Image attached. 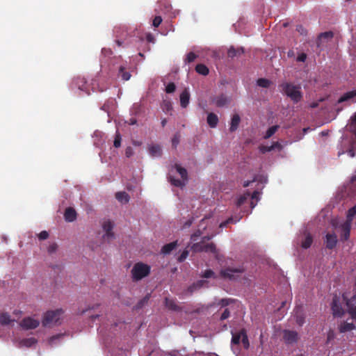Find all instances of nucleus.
Wrapping results in <instances>:
<instances>
[{"instance_id": "27", "label": "nucleus", "mask_w": 356, "mask_h": 356, "mask_svg": "<svg viewBox=\"0 0 356 356\" xmlns=\"http://www.w3.org/2000/svg\"><path fill=\"white\" fill-rule=\"evenodd\" d=\"M104 136V134L100 131H95L93 134L92 137L94 138V144L95 145L99 147L103 143H104V139L103 138Z\"/></svg>"}, {"instance_id": "8", "label": "nucleus", "mask_w": 356, "mask_h": 356, "mask_svg": "<svg viewBox=\"0 0 356 356\" xmlns=\"http://www.w3.org/2000/svg\"><path fill=\"white\" fill-rule=\"evenodd\" d=\"M339 330L341 333H351L356 336V318L348 319L346 321L341 322L339 325Z\"/></svg>"}, {"instance_id": "26", "label": "nucleus", "mask_w": 356, "mask_h": 356, "mask_svg": "<svg viewBox=\"0 0 356 356\" xmlns=\"http://www.w3.org/2000/svg\"><path fill=\"white\" fill-rule=\"evenodd\" d=\"M218 117L213 113H209L207 115V122L211 128H216L218 123Z\"/></svg>"}, {"instance_id": "34", "label": "nucleus", "mask_w": 356, "mask_h": 356, "mask_svg": "<svg viewBox=\"0 0 356 356\" xmlns=\"http://www.w3.org/2000/svg\"><path fill=\"white\" fill-rule=\"evenodd\" d=\"M118 76L121 77L124 81H128L131 78V74L129 72L125 71L124 66H120L118 71Z\"/></svg>"}, {"instance_id": "32", "label": "nucleus", "mask_w": 356, "mask_h": 356, "mask_svg": "<svg viewBox=\"0 0 356 356\" xmlns=\"http://www.w3.org/2000/svg\"><path fill=\"white\" fill-rule=\"evenodd\" d=\"M165 305L166 307L173 311H178L179 309V307L177 305L176 302L168 298H165Z\"/></svg>"}, {"instance_id": "38", "label": "nucleus", "mask_w": 356, "mask_h": 356, "mask_svg": "<svg viewBox=\"0 0 356 356\" xmlns=\"http://www.w3.org/2000/svg\"><path fill=\"white\" fill-rule=\"evenodd\" d=\"M115 197L121 203H127L129 202V195L125 192H118L115 194Z\"/></svg>"}, {"instance_id": "19", "label": "nucleus", "mask_w": 356, "mask_h": 356, "mask_svg": "<svg viewBox=\"0 0 356 356\" xmlns=\"http://www.w3.org/2000/svg\"><path fill=\"white\" fill-rule=\"evenodd\" d=\"M337 243V236L335 234H327L325 236V243L328 249H333Z\"/></svg>"}, {"instance_id": "56", "label": "nucleus", "mask_w": 356, "mask_h": 356, "mask_svg": "<svg viewBox=\"0 0 356 356\" xmlns=\"http://www.w3.org/2000/svg\"><path fill=\"white\" fill-rule=\"evenodd\" d=\"M188 254H189L188 250H184L182 252V253L181 254V255L178 257V261L179 262L184 261L188 256Z\"/></svg>"}, {"instance_id": "46", "label": "nucleus", "mask_w": 356, "mask_h": 356, "mask_svg": "<svg viewBox=\"0 0 356 356\" xmlns=\"http://www.w3.org/2000/svg\"><path fill=\"white\" fill-rule=\"evenodd\" d=\"M349 129L351 131L354 132L356 137V113L350 119V123L349 124Z\"/></svg>"}, {"instance_id": "13", "label": "nucleus", "mask_w": 356, "mask_h": 356, "mask_svg": "<svg viewBox=\"0 0 356 356\" xmlns=\"http://www.w3.org/2000/svg\"><path fill=\"white\" fill-rule=\"evenodd\" d=\"M113 228V225L111 221L106 220L102 224V229L105 232L103 235V238L105 241H110L114 237L113 233L112 232V229Z\"/></svg>"}, {"instance_id": "39", "label": "nucleus", "mask_w": 356, "mask_h": 356, "mask_svg": "<svg viewBox=\"0 0 356 356\" xmlns=\"http://www.w3.org/2000/svg\"><path fill=\"white\" fill-rule=\"evenodd\" d=\"M241 219V217H231L229 218H228L227 220L222 222L219 227L220 228H224V227H227V225L229 224V223H236L237 222H238Z\"/></svg>"}, {"instance_id": "57", "label": "nucleus", "mask_w": 356, "mask_h": 356, "mask_svg": "<svg viewBox=\"0 0 356 356\" xmlns=\"http://www.w3.org/2000/svg\"><path fill=\"white\" fill-rule=\"evenodd\" d=\"M334 337H335L334 332L333 330H330L327 332L326 343H329L332 340H333L334 339Z\"/></svg>"}, {"instance_id": "53", "label": "nucleus", "mask_w": 356, "mask_h": 356, "mask_svg": "<svg viewBox=\"0 0 356 356\" xmlns=\"http://www.w3.org/2000/svg\"><path fill=\"white\" fill-rule=\"evenodd\" d=\"M202 277L204 278H216L215 273L211 270H207L204 272Z\"/></svg>"}, {"instance_id": "24", "label": "nucleus", "mask_w": 356, "mask_h": 356, "mask_svg": "<svg viewBox=\"0 0 356 356\" xmlns=\"http://www.w3.org/2000/svg\"><path fill=\"white\" fill-rule=\"evenodd\" d=\"M149 154L152 157H159L161 156V147L159 145H151L148 148Z\"/></svg>"}, {"instance_id": "49", "label": "nucleus", "mask_w": 356, "mask_h": 356, "mask_svg": "<svg viewBox=\"0 0 356 356\" xmlns=\"http://www.w3.org/2000/svg\"><path fill=\"white\" fill-rule=\"evenodd\" d=\"M232 302H233V300L231 298H222L219 300V302H218V305H220V307H226V306L229 305Z\"/></svg>"}, {"instance_id": "35", "label": "nucleus", "mask_w": 356, "mask_h": 356, "mask_svg": "<svg viewBox=\"0 0 356 356\" xmlns=\"http://www.w3.org/2000/svg\"><path fill=\"white\" fill-rule=\"evenodd\" d=\"M86 80L84 78L78 77L73 81V85L77 87L80 90H85Z\"/></svg>"}, {"instance_id": "55", "label": "nucleus", "mask_w": 356, "mask_h": 356, "mask_svg": "<svg viewBox=\"0 0 356 356\" xmlns=\"http://www.w3.org/2000/svg\"><path fill=\"white\" fill-rule=\"evenodd\" d=\"M229 316H230V311L229 310V309H225L224 310V312L222 313V314L220 317V320L224 321V320L228 318Z\"/></svg>"}, {"instance_id": "22", "label": "nucleus", "mask_w": 356, "mask_h": 356, "mask_svg": "<svg viewBox=\"0 0 356 356\" xmlns=\"http://www.w3.org/2000/svg\"><path fill=\"white\" fill-rule=\"evenodd\" d=\"M351 224L349 222H343L341 226V238L343 241H346L350 236Z\"/></svg>"}, {"instance_id": "16", "label": "nucleus", "mask_w": 356, "mask_h": 356, "mask_svg": "<svg viewBox=\"0 0 356 356\" xmlns=\"http://www.w3.org/2000/svg\"><path fill=\"white\" fill-rule=\"evenodd\" d=\"M356 102V90L348 91L344 93L337 101V103L355 102Z\"/></svg>"}, {"instance_id": "6", "label": "nucleus", "mask_w": 356, "mask_h": 356, "mask_svg": "<svg viewBox=\"0 0 356 356\" xmlns=\"http://www.w3.org/2000/svg\"><path fill=\"white\" fill-rule=\"evenodd\" d=\"M63 314L62 309L47 312L42 320L44 326H51L58 323L60 316Z\"/></svg>"}, {"instance_id": "18", "label": "nucleus", "mask_w": 356, "mask_h": 356, "mask_svg": "<svg viewBox=\"0 0 356 356\" xmlns=\"http://www.w3.org/2000/svg\"><path fill=\"white\" fill-rule=\"evenodd\" d=\"M15 345L17 347H31L37 343V340L35 338L31 337L28 339H19L15 341Z\"/></svg>"}, {"instance_id": "51", "label": "nucleus", "mask_w": 356, "mask_h": 356, "mask_svg": "<svg viewBox=\"0 0 356 356\" xmlns=\"http://www.w3.org/2000/svg\"><path fill=\"white\" fill-rule=\"evenodd\" d=\"M64 337L63 334H57L55 336H53L50 338L49 343L51 346H54L56 343V341L59 340L60 339L63 338Z\"/></svg>"}, {"instance_id": "62", "label": "nucleus", "mask_w": 356, "mask_h": 356, "mask_svg": "<svg viewBox=\"0 0 356 356\" xmlns=\"http://www.w3.org/2000/svg\"><path fill=\"white\" fill-rule=\"evenodd\" d=\"M134 154V149L131 147H127L125 150L127 157H131Z\"/></svg>"}, {"instance_id": "25", "label": "nucleus", "mask_w": 356, "mask_h": 356, "mask_svg": "<svg viewBox=\"0 0 356 356\" xmlns=\"http://www.w3.org/2000/svg\"><path fill=\"white\" fill-rule=\"evenodd\" d=\"M65 220L67 222H73L76 218L75 210L71 207L67 208L64 213Z\"/></svg>"}, {"instance_id": "52", "label": "nucleus", "mask_w": 356, "mask_h": 356, "mask_svg": "<svg viewBox=\"0 0 356 356\" xmlns=\"http://www.w3.org/2000/svg\"><path fill=\"white\" fill-rule=\"evenodd\" d=\"M175 90H176V86L174 83H169L165 86V92L167 93H169V94L172 93L175 91Z\"/></svg>"}, {"instance_id": "47", "label": "nucleus", "mask_w": 356, "mask_h": 356, "mask_svg": "<svg viewBox=\"0 0 356 356\" xmlns=\"http://www.w3.org/2000/svg\"><path fill=\"white\" fill-rule=\"evenodd\" d=\"M122 137L119 131L117 130L115 133V139L113 141V145L115 147L118 148L121 145Z\"/></svg>"}, {"instance_id": "12", "label": "nucleus", "mask_w": 356, "mask_h": 356, "mask_svg": "<svg viewBox=\"0 0 356 356\" xmlns=\"http://www.w3.org/2000/svg\"><path fill=\"white\" fill-rule=\"evenodd\" d=\"M298 333L294 330H284L283 331V339L287 344H293L298 341Z\"/></svg>"}, {"instance_id": "7", "label": "nucleus", "mask_w": 356, "mask_h": 356, "mask_svg": "<svg viewBox=\"0 0 356 356\" xmlns=\"http://www.w3.org/2000/svg\"><path fill=\"white\" fill-rule=\"evenodd\" d=\"M259 192L257 191H254L253 193L250 195V193H245L243 195H241L237 200L236 204L237 207H241L243 204H244L248 200L250 199V206L251 208L253 209L257 204L259 200Z\"/></svg>"}, {"instance_id": "15", "label": "nucleus", "mask_w": 356, "mask_h": 356, "mask_svg": "<svg viewBox=\"0 0 356 356\" xmlns=\"http://www.w3.org/2000/svg\"><path fill=\"white\" fill-rule=\"evenodd\" d=\"M40 324V322L37 319H34L31 317L25 318L20 323L21 327L24 330L34 329L37 327Z\"/></svg>"}, {"instance_id": "59", "label": "nucleus", "mask_w": 356, "mask_h": 356, "mask_svg": "<svg viewBox=\"0 0 356 356\" xmlns=\"http://www.w3.org/2000/svg\"><path fill=\"white\" fill-rule=\"evenodd\" d=\"M148 299H149V297L148 296H146L143 299H142L140 302H138V303L137 304V305L136 306V307L137 309H139L140 307H142L145 303L147 302L148 301Z\"/></svg>"}, {"instance_id": "4", "label": "nucleus", "mask_w": 356, "mask_h": 356, "mask_svg": "<svg viewBox=\"0 0 356 356\" xmlns=\"http://www.w3.org/2000/svg\"><path fill=\"white\" fill-rule=\"evenodd\" d=\"M344 304L346 305V294H343L340 298L334 296L331 303V309L334 317L342 316L346 311Z\"/></svg>"}, {"instance_id": "21", "label": "nucleus", "mask_w": 356, "mask_h": 356, "mask_svg": "<svg viewBox=\"0 0 356 356\" xmlns=\"http://www.w3.org/2000/svg\"><path fill=\"white\" fill-rule=\"evenodd\" d=\"M294 316L296 318V323L302 326L305 323V314L302 312V307L297 306L294 310Z\"/></svg>"}, {"instance_id": "29", "label": "nucleus", "mask_w": 356, "mask_h": 356, "mask_svg": "<svg viewBox=\"0 0 356 356\" xmlns=\"http://www.w3.org/2000/svg\"><path fill=\"white\" fill-rule=\"evenodd\" d=\"M177 247V241H174V242L168 243L163 246V248L161 249V252L163 254H170Z\"/></svg>"}, {"instance_id": "33", "label": "nucleus", "mask_w": 356, "mask_h": 356, "mask_svg": "<svg viewBox=\"0 0 356 356\" xmlns=\"http://www.w3.org/2000/svg\"><path fill=\"white\" fill-rule=\"evenodd\" d=\"M271 84H272V81L266 78H260V79H258L257 81V85L259 87L264 88H269Z\"/></svg>"}, {"instance_id": "54", "label": "nucleus", "mask_w": 356, "mask_h": 356, "mask_svg": "<svg viewBox=\"0 0 356 356\" xmlns=\"http://www.w3.org/2000/svg\"><path fill=\"white\" fill-rule=\"evenodd\" d=\"M57 244L56 243H52L48 246L47 251L49 254H53L57 250Z\"/></svg>"}, {"instance_id": "40", "label": "nucleus", "mask_w": 356, "mask_h": 356, "mask_svg": "<svg viewBox=\"0 0 356 356\" xmlns=\"http://www.w3.org/2000/svg\"><path fill=\"white\" fill-rule=\"evenodd\" d=\"M207 284V282L204 280H199L195 283H193L189 288V291L191 292H193L194 291L199 289L204 286Z\"/></svg>"}, {"instance_id": "45", "label": "nucleus", "mask_w": 356, "mask_h": 356, "mask_svg": "<svg viewBox=\"0 0 356 356\" xmlns=\"http://www.w3.org/2000/svg\"><path fill=\"white\" fill-rule=\"evenodd\" d=\"M356 214V207L350 208L347 214V220L346 222H349L351 224L353 217Z\"/></svg>"}, {"instance_id": "9", "label": "nucleus", "mask_w": 356, "mask_h": 356, "mask_svg": "<svg viewBox=\"0 0 356 356\" xmlns=\"http://www.w3.org/2000/svg\"><path fill=\"white\" fill-rule=\"evenodd\" d=\"M241 268H227L220 270V276L225 280H236L243 272Z\"/></svg>"}, {"instance_id": "60", "label": "nucleus", "mask_w": 356, "mask_h": 356, "mask_svg": "<svg viewBox=\"0 0 356 356\" xmlns=\"http://www.w3.org/2000/svg\"><path fill=\"white\" fill-rule=\"evenodd\" d=\"M48 236L49 234L46 231H42L38 235V238L40 240H45L48 238Z\"/></svg>"}, {"instance_id": "61", "label": "nucleus", "mask_w": 356, "mask_h": 356, "mask_svg": "<svg viewBox=\"0 0 356 356\" xmlns=\"http://www.w3.org/2000/svg\"><path fill=\"white\" fill-rule=\"evenodd\" d=\"M306 58H307V54L305 53H301L298 56L296 60L298 62H305L306 60Z\"/></svg>"}, {"instance_id": "43", "label": "nucleus", "mask_w": 356, "mask_h": 356, "mask_svg": "<svg viewBox=\"0 0 356 356\" xmlns=\"http://www.w3.org/2000/svg\"><path fill=\"white\" fill-rule=\"evenodd\" d=\"M279 126L278 125H274L270 127L266 132V134L264 135V138L267 139L270 138L278 129Z\"/></svg>"}, {"instance_id": "63", "label": "nucleus", "mask_w": 356, "mask_h": 356, "mask_svg": "<svg viewBox=\"0 0 356 356\" xmlns=\"http://www.w3.org/2000/svg\"><path fill=\"white\" fill-rule=\"evenodd\" d=\"M267 178L264 176H261L259 177V178H256L253 180V181H259L261 182V184H266L267 183Z\"/></svg>"}, {"instance_id": "50", "label": "nucleus", "mask_w": 356, "mask_h": 356, "mask_svg": "<svg viewBox=\"0 0 356 356\" xmlns=\"http://www.w3.org/2000/svg\"><path fill=\"white\" fill-rule=\"evenodd\" d=\"M196 57V55L193 52H190L186 55L184 62L185 63H190L194 61Z\"/></svg>"}, {"instance_id": "3", "label": "nucleus", "mask_w": 356, "mask_h": 356, "mask_svg": "<svg viewBox=\"0 0 356 356\" xmlns=\"http://www.w3.org/2000/svg\"><path fill=\"white\" fill-rule=\"evenodd\" d=\"M211 222V218L210 217H205L200 221L198 225V229L194 233L191 238L192 242H195L197 240L198 237L202 236V239H207V241L210 240L213 236V234H209V233H207L206 235H203V232L206 230L207 228L211 229V226L209 225V222Z\"/></svg>"}, {"instance_id": "1", "label": "nucleus", "mask_w": 356, "mask_h": 356, "mask_svg": "<svg viewBox=\"0 0 356 356\" xmlns=\"http://www.w3.org/2000/svg\"><path fill=\"white\" fill-rule=\"evenodd\" d=\"M168 179L172 185L183 188L188 180V172L180 165L176 164L170 170Z\"/></svg>"}, {"instance_id": "44", "label": "nucleus", "mask_w": 356, "mask_h": 356, "mask_svg": "<svg viewBox=\"0 0 356 356\" xmlns=\"http://www.w3.org/2000/svg\"><path fill=\"white\" fill-rule=\"evenodd\" d=\"M241 334H243L241 342L245 349H248L249 348V341L248 338L246 334V332L244 329L241 330Z\"/></svg>"}, {"instance_id": "37", "label": "nucleus", "mask_w": 356, "mask_h": 356, "mask_svg": "<svg viewBox=\"0 0 356 356\" xmlns=\"http://www.w3.org/2000/svg\"><path fill=\"white\" fill-rule=\"evenodd\" d=\"M14 320H12L7 313H2L0 314V324L3 325H9Z\"/></svg>"}, {"instance_id": "17", "label": "nucleus", "mask_w": 356, "mask_h": 356, "mask_svg": "<svg viewBox=\"0 0 356 356\" xmlns=\"http://www.w3.org/2000/svg\"><path fill=\"white\" fill-rule=\"evenodd\" d=\"M116 107V102L114 99L111 98L108 99L104 104L102 106V109L108 113V116L110 117L111 113H113Z\"/></svg>"}, {"instance_id": "5", "label": "nucleus", "mask_w": 356, "mask_h": 356, "mask_svg": "<svg viewBox=\"0 0 356 356\" xmlns=\"http://www.w3.org/2000/svg\"><path fill=\"white\" fill-rule=\"evenodd\" d=\"M150 273V266L142 262L134 264L131 269L132 279L138 281L147 277Z\"/></svg>"}, {"instance_id": "41", "label": "nucleus", "mask_w": 356, "mask_h": 356, "mask_svg": "<svg viewBox=\"0 0 356 356\" xmlns=\"http://www.w3.org/2000/svg\"><path fill=\"white\" fill-rule=\"evenodd\" d=\"M196 72L200 74L207 75L209 74L208 67L203 64H198L195 67Z\"/></svg>"}, {"instance_id": "14", "label": "nucleus", "mask_w": 356, "mask_h": 356, "mask_svg": "<svg viewBox=\"0 0 356 356\" xmlns=\"http://www.w3.org/2000/svg\"><path fill=\"white\" fill-rule=\"evenodd\" d=\"M346 307L353 319L356 318V293L350 299L346 296Z\"/></svg>"}, {"instance_id": "48", "label": "nucleus", "mask_w": 356, "mask_h": 356, "mask_svg": "<svg viewBox=\"0 0 356 356\" xmlns=\"http://www.w3.org/2000/svg\"><path fill=\"white\" fill-rule=\"evenodd\" d=\"M141 111V105L138 103L134 104L131 108V113L134 115H138Z\"/></svg>"}, {"instance_id": "42", "label": "nucleus", "mask_w": 356, "mask_h": 356, "mask_svg": "<svg viewBox=\"0 0 356 356\" xmlns=\"http://www.w3.org/2000/svg\"><path fill=\"white\" fill-rule=\"evenodd\" d=\"M161 107L165 113H169L172 110V105L170 100H163Z\"/></svg>"}, {"instance_id": "36", "label": "nucleus", "mask_w": 356, "mask_h": 356, "mask_svg": "<svg viewBox=\"0 0 356 356\" xmlns=\"http://www.w3.org/2000/svg\"><path fill=\"white\" fill-rule=\"evenodd\" d=\"M275 149H277L279 150H280L282 149V145H280V143L275 142L270 146H262L261 148V150L263 152H270L271 150Z\"/></svg>"}, {"instance_id": "30", "label": "nucleus", "mask_w": 356, "mask_h": 356, "mask_svg": "<svg viewBox=\"0 0 356 356\" xmlns=\"http://www.w3.org/2000/svg\"><path fill=\"white\" fill-rule=\"evenodd\" d=\"M243 334H241V330L238 332L233 333L232 337V348L234 350V346L238 345L241 340Z\"/></svg>"}, {"instance_id": "20", "label": "nucleus", "mask_w": 356, "mask_h": 356, "mask_svg": "<svg viewBox=\"0 0 356 356\" xmlns=\"http://www.w3.org/2000/svg\"><path fill=\"white\" fill-rule=\"evenodd\" d=\"M190 96L188 88H185L180 94V105L182 108H186L188 106Z\"/></svg>"}, {"instance_id": "2", "label": "nucleus", "mask_w": 356, "mask_h": 356, "mask_svg": "<svg viewBox=\"0 0 356 356\" xmlns=\"http://www.w3.org/2000/svg\"><path fill=\"white\" fill-rule=\"evenodd\" d=\"M280 92L289 97L293 103H298L302 99L303 95L300 85L289 82H283L279 86Z\"/></svg>"}, {"instance_id": "64", "label": "nucleus", "mask_w": 356, "mask_h": 356, "mask_svg": "<svg viewBox=\"0 0 356 356\" xmlns=\"http://www.w3.org/2000/svg\"><path fill=\"white\" fill-rule=\"evenodd\" d=\"M179 136L175 135V136L172 138V145H173L175 147H177V145L179 144Z\"/></svg>"}, {"instance_id": "10", "label": "nucleus", "mask_w": 356, "mask_h": 356, "mask_svg": "<svg viewBox=\"0 0 356 356\" xmlns=\"http://www.w3.org/2000/svg\"><path fill=\"white\" fill-rule=\"evenodd\" d=\"M193 252H206L216 253V246L213 243L204 244L203 241L195 243L191 245Z\"/></svg>"}, {"instance_id": "23", "label": "nucleus", "mask_w": 356, "mask_h": 356, "mask_svg": "<svg viewBox=\"0 0 356 356\" xmlns=\"http://www.w3.org/2000/svg\"><path fill=\"white\" fill-rule=\"evenodd\" d=\"M212 102L218 107H222L227 104L229 99L225 95H220L213 98Z\"/></svg>"}, {"instance_id": "11", "label": "nucleus", "mask_w": 356, "mask_h": 356, "mask_svg": "<svg viewBox=\"0 0 356 356\" xmlns=\"http://www.w3.org/2000/svg\"><path fill=\"white\" fill-rule=\"evenodd\" d=\"M297 242L300 243L302 248L307 249L311 246L313 238L309 233L304 230L302 233L298 235Z\"/></svg>"}, {"instance_id": "31", "label": "nucleus", "mask_w": 356, "mask_h": 356, "mask_svg": "<svg viewBox=\"0 0 356 356\" xmlns=\"http://www.w3.org/2000/svg\"><path fill=\"white\" fill-rule=\"evenodd\" d=\"M243 54V48H234L233 47H230L227 51L228 56L230 58H234L235 56H238Z\"/></svg>"}, {"instance_id": "58", "label": "nucleus", "mask_w": 356, "mask_h": 356, "mask_svg": "<svg viewBox=\"0 0 356 356\" xmlns=\"http://www.w3.org/2000/svg\"><path fill=\"white\" fill-rule=\"evenodd\" d=\"M161 22L162 18L160 16H156L154 17L152 24L154 27H158Z\"/></svg>"}, {"instance_id": "28", "label": "nucleus", "mask_w": 356, "mask_h": 356, "mask_svg": "<svg viewBox=\"0 0 356 356\" xmlns=\"http://www.w3.org/2000/svg\"><path fill=\"white\" fill-rule=\"evenodd\" d=\"M241 118L239 115L234 114L231 120L229 130L231 132L236 131L239 125Z\"/></svg>"}]
</instances>
